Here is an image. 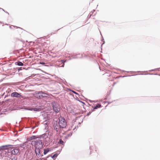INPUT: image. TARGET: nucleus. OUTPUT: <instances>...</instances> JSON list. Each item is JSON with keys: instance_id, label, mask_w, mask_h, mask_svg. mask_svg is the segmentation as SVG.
Listing matches in <instances>:
<instances>
[{"instance_id": "obj_17", "label": "nucleus", "mask_w": 160, "mask_h": 160, "mask_svg": "<svg viewBox=\"0 0 160 160\" xmlns=\"http://www.w3.org/2000/svg\"><path fill=\"white\" fill-rule=\"evenodd\" d=\"M12 160H17V158L16 157H14L12 159Z\"/></svg>"}, {"instance_id": "obj_12", "label": "nucleus", "mask_w": 160, "mask_h": 160, "mask_svg": "<svg viewBox=\"0 0 160 160\" xmlns=\"http://www.w3.org/2000/svg\"><path fill=\"white\" fill-rule=\"evenodd\" d=\"M49 150L48 149H44V154H46L48 152Z\"/></svg>"}, {"instance_id": "obj_18", "label": "nucleus", "mask_w": 160, "mask_h": 160, "mask_svg": "<svg viewBox=\"0 0 160 160\" xmlns=\"http://www.w3.org/2000/svg\"><path fill=\"white\" fill-rule=\"evenodd\" d=\"M40 64H45V63H44V62H42V63L41 62Z\"/></svg>"}, {"instance_id": "obj_5", "label": "nucleus", "mask_w": 160, "mask_h": 160, "mask_svg": "<svg viewBox=\"0 0 160 160\" xmlns=\"http://www.w3.org/2000/svg\"><path fill=\"white\" fill-rule=\"evenodd\" d=\"M8 150H10L12 154L15 155L18 153L19 150V149L18 148H8Z\"/></svg>"}, {"instance_id": "obj_11", "label": "nucleus", "mask_w": 160, "mask_h": 160, "mask_svg": "<svg viewBox=\"0 0 160 160\" xmlns=\"http://www.w3.org/2000/svg\"><path fill=\"white\" fill-rule=\"evenodd\" d=\"M58 143H59L62 144V145H63L64 144V142L61 139H60L59 140V141L58 142Z\"/></svg>"}, {"instance_id": "obj_7", "label": "nucleus", "mask_w": 160, "mask_h": 160, "mask_svg": "<svg viewBox=\"0 0 160 160\" xmlns=\"http://www.w3.org/2000/svg\"><path fill=\"white\" fill-rule=\"evenodd\" d=\"M54 129L56 130L57 132H58L59 129V126H58L57 125V122H56V124L54 123Z\"/></svg>"}, {"instance_id": "obj_3", "label": "nucleus", "mask_w": 160, "mask_h": 160, "mask_svg": "<svg viewBox=\"0 0 160 160\" xmlns=\"http://www.w3.org/2000/svg\"><path fill=\"white\" fill-rule=\"evenodd\" d=\"M53 110L56 112H58L60 111V108L59 104L55 102H53L52 103Z\"/></svg>"}, {"instance_id": "obj_13", "label": "nucleus", "mask_w": 160, "mask_h": 160, "mask_svg": "<svg viewBox=\"0 0 160 160\" xmlns=\"http://www.w3.org/2000/svg\"><path fill=\"white\" fill-rule=\"evenodd\" d=\"M58 137V133H57L53 137V138L54 140L57 139Z\"/></svg>"}, {"instance_id": "obj_20", "label": "nucleus", "mask_w": 160, "mask_h": 160, "mask_svg": "<svg viewBox=\"0 0 160 160\" xmlns=\"http://www.w3.org/2000/svg\"><path fill=\"white\" fill-rule=\"evenodd\" d=\"M74 92V93H76V92Z\"/></svg>"}, {"instance_id": "obj_19", "label": "nucleus", "mask_w": 160, "mask_h": 160, "mask_svg": "<svg viewBox=\"0 0 160 160\" xmlns=\"http://www.w3.org/2000/svg\"><path fill=\"white\" fill-rule=\"evenodd\" d=\"M55 157V154L53 156V157Z\"/></svg>"}, {"instance_id": "obj_4", "label": "nucleus", "mask_w": 160, "mask_h": 160, "mask_svg": "<svg viewBox=\"0 0 160 160\" xmlns=\"http://www.w3.org/2000/svg\"><path fill=\"white\" fill-rule=\"evenodd\" d=\"M36 97L39 98H42L45 97H48L49 95L46 93L42 92H39L36 94Z\"/></svg>"}, {"instance_id": "obj_6", "label": "nucleus", "mask_w": 160, "mask_h": 160, "mask_svg": "<svg viewBox=\"0 0 160 160\" xmlns=\"http://www.w3.org/2000/svg\"><path fill=\"white\" fill-rule=\"evenodd\" d=\"M11 95L12 97H15L18 98H23V97L21 95L20 93H19L16 92L12 93Z\"/></svg>"}, {"instance_id": "obj_9", "label": "nucleus", "mask_w": 160, "mask_h": 160, "mask_svg": "<svg viewBox=\"0 0 160 160\" xmlns=\"http://www.w3.org/2000/svg\"><path fill=\"white\" fill-rule=\"evenodd\" d=\"M101 106V105L100 104H98L94 108V109H96L98 108H99Z\"/></svg>"}, {"instance_id": "obj_1", "label": "nucleus", "mask_w": 160, "mask_h": 160, "mask_svg": "<svg viewBox=\"0 0 160 160\" xmlns=\"http://www.w3.org/2000/svg\"><path fill=\"white\" fill-rule=\"evenodd\" d=\"M32 144L34 146L36 149L38 150L41 149L43 147L42 142L41 140L32 141Z\"/></svg>"}, {"instance_id": "obj_2", "label": "nucleus", "mask_w": 160, "mask_h": 160, "mask_svg": "<svg viewBox=\"0 0 160 160\" xmlns=\"http://www.w3.org/2000/svg\"><path fill=\"white\" fill-rule=\"evenodd\" d=\"M58 125L60 128H63L67 126V122L64 118L60 117L59 118Z\"/></svg>"}, {"instance_id": "obj_8", "label": "nucleus", "mask_w": 160, "mask_h": 160, "mask_svg": "<svg viewBox=\"0 0 160 160\" xmlns=\"http://www.w3.org/2000/svg\"><path fill=\"white\" fill-rule=\"evenodd\" d=\"M17 65L19 66H22L23 65V63L20 62H17Z\"/></svg>"}, {"instance_id": "obj_16", "label": "nucleus", "mask_w": 160, "mask_h": 160, "mask_svg": "<svg viewBox=\"0 0 160 160\" xmlns=\"http://www.w3.org/2000/svg\"><path fill=\"white\" fill-rule=\"evenodd\" d=\"M90 148L91 149H92V148L96 149V148L94 146H92V147H91ZM95 151H96V149H95Z\"/></svg>"}, {"instance_id": "obj_15", "label": "nucleus", "mask_w": 160, "mask_h": 160, "mask_svg": "<svg viewBox=\"0 0 160 160\" xmlns=\"http://www.w3.org/2000/svg\"><path fill=\"white\" fill-rule=\"evenodd\" d=\"M8 147H7V146H2L1 147H0V150H1V149H2L3 148H7Z\"/></svg>"}, {"instance_id": "obj_14", "label": "nucleus", "mask_w": 160, "mask_h": 160, "mask_svg": "<svg viewBox=\"0 0 160 160\" xmlns=\"http://www.w3.org/2000/svg\"><path fill=\"white\" fill-rule=\"evenodd\" d=\"M31 110H33L35 111H39V109L37 108H32Z\"/></svg>"}, {"instance_id": "obj_10", "label": "nucleus", "mask_w": 160, "mask_h": 160, "mask_svg": "<svg viewBox=\"0 0 160 160\" xmlns=\"http://www.w3.org/2000/svg\"><path fill=\"white\" fill-rule=\"evenodd\" d=\"M37 137L35 136H33L30 138V140L34 139L37 138Z\"/></svg>"}]
</instances>
